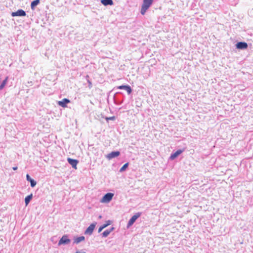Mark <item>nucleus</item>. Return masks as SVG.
Listing matches in <instances>:
<instances>
[{
    "label": "nucleus",
    "instance_id": "obj_1",
    "mask_svg": "<svg viewBox=\"0 0 253 253\" xmlns=\"http://www.w3.org/2000/svg\"><path fill=\"white\" fill-rule=\"evenodd\" d=\"M154 0H143L141 8V14L144 15L147 9L151 6Z\"/></svg>",
    "mask_w": 253,
    "mask_h": 253
},
{
    "label": "nucleus",
    "instance_id": "obj_2",
    "mask_svg": "<svg viewBox=\"0 0 253 253\" xmlns=\"http://www.w3.org/2000/svg\"><path fill=\"white\" fill-rule=\"evenodd\" d=\"M141 214V212H137L134 215H133L131 218L129 220L127 224V228H128L131 226L133 225V224L135 222L136 220L140 216Z\"/></svg>",
    "mask_w": 253,
    "mask_h": 253
},
{
    "label": "nucleus",
    "instance_id": "obj_3",
    "mask_svg": "<svg viewBox=\"0 0 253 253\" xmlns=\"http://www.w3.org/2000/svg\"><path fill=\"white\" fill-rule=\"evenodd\" d=\"M71 242V240L68 238L67 235H63L59 241L58 246H60L62 245H68Z\"/></svg>",
    "mask_w": 253,
    "mask_h": 253
},
{
    "label": "nucleus",
    "instance_id": "obj_4",
    "mask_svg": "<svg viewBox=\"0 0 253 253\" xmlns=\"http://www.w3.org/2000/svg\"><path fill=\"white\" fill-rule=\"evenodd\" d=\"M113 196L114 194L107 193L103 197L101 202L103 203H108L112 199Z\"/></svg>",
    "mask_w": 253,
    "mask_h": 253
},
{
    "label": "nucleus",
    "instance_id": "obj_5",
    "mask_svg": "<svg viewBox=\"0 0 253 253\" xmlns=\"http://www.w3.org/2000/svg\"><path fill=\"white\" fill-rule=\"evenodd\" d=\"M96 222L91 223L84 231V234L86 235H91L95 227Z\"/></svg>",
    "mask_w": 253,
    "mask_h": 253
},
{
    "label": "nucleus",
    "instance_id": "obj_6",
    "mask_svg": "<svg viewBox=\"0 0 253 253\" xmlns=\"http://www.w3.org/2000/svg\"><path fill=\"white\" fill-rule=\"evenodd\" d=\"M120 155V152L119 151H112L111 153H109L106 156V158L108 160H111L114 158L117 157Z\"/></svg>",
    "mask_w": 253,
    "mask_h": 253
},
{
    "label": "nucleus",
    "instance_id": "obj_7",
    "mask_svg": "<svg viewBox=\"0 0 253 253\" xmlns=\"http://www.w3.org/2000/svg\"><path fill=\"white\" fill-rule=\"evenodd\" d=\"M26 13L25 11L22 9H18L17 11L15 12H13L11 13V16L13 17L14 16H26Z\"/></svg>",
    "mask_w": 253,
    "mask_h": 253
},
{
    "label": "nucleus",
    "instance_id": "obj_8",
    "mask_svg": "<svg viewBox=\"0 0 253 253\" xmlns=\"http://www.w3.org/2000/svg\"><path fill=\"white\" fill-rule=\"evenodd\" d=\"M117 88L118 89L126 90L128 94H130L132 92V89L129 85H122L117 86Z\"/></svg>",
    "mask_w": 253,
    "mask_h": 253
},
{
    "label": "nucleus",
    "instance_id": "obj_9",
    "mask_svg": "<svg viewBox=\"0 0 253 253\" xmlns=\"http://www.w3.org/2000/svg\"><path fill=\"white\" fill-rule=\"evenodd\" d=\"M248 44L245 42H240L236 44L237 49H245L248 47Z\"/></svg>",
    "mask_w": 253,
    "mask_h": 253
},
{
    "label": "nucleus",
    "instance_id": "obj_10",
    "mask_svg": "<svg viewBox=\"0 0 253 253\" xmlns=\"http://www.w3.org/2000/svg\"><path fill=\"white\" fill-rule=\"evenodd\" d=\"M70 102V100L67 98H64L58 102V104L63 108L67 107V104Z\"/></svg>",
    "mask_w": 253,
    "mask_h": 253
},
{
    "label": "nucleus",
    "instance_id": "obj_11",
    "mask_svg": "<svg viewBox=\"0 0 253 253\" xmlns=\"http://www.w3.org/2000/svg\"><path fill=\"white\" fill-rule=\"evenodd\" d=\"M67 161L72 167L75 169H77V165L79 163V161L76 159H73L70 158L67 159Z\"/></svg>",
    "mask_w": 253,
    "mask_h": 253
},
{
    "label": "nucleus",
    "instance_id": "obj_12",
    "mask_svg": "<svg viewBox=\"0 0 253 253\" xmlns=\"http://www.w3.org/2000/svg\"><path fill=\"white\" fill-rule=\"evenodd\" d=\"M184 151V149L178 150L175 152L171 154V155L169 157V159L171 160H173L175 159L178 156H179L180 154H181Z\"/></svg>",
    "mask_w": 253,
    "mask_h": 253
},
{
    "label": "nucleus",
    "instance_id": "obj_13",
    "mask_svg": "<svg viewBox=\"0 0 253 253\" xmlns=\"http://www.w3.org/2000/svg\"><path fill=\"white\" fill-rule=\"evenodd\" d=\"M26 179L28 181H29L31 183V186L34 187L36 186L37 182L33 179L31 178L30 175L27 174L26 175Z\"/></svg>",
    "mask_w": 253,
    "mask_h": 253
},
{
    "label": "nucleus",
    "instance_id": "obj_14",
    "mask_svg": "<svg viewBox=\"0 0 253 253\" xmlns=\"http://www.w3.org/2000/svg\"><path fill=\"white\" fill-rule=\"evenodd\" d=\"M85 240L84 236H82L78 237H75L74 239L73 244H78L80 242L84 241Z\"/></svg>",
    "mask_w": 253,
    "mask_h": 253
},
{
    "label": "nucleus",
    "instance_id": "obj_15",
    "mask_svg": "<svg viewBox=\"0 0 253 253\" xmlns=\"http://www.w3.org/2000/svg\"><path fill=\"white\" fill-rule=\"evenodd\" d=\"M112 223V221L111 220H108L107 221H106V223L104 224H103L102 226H101L99 229H98V233H100V232H101V231L104 229L105 228H106V227H107L108 226H109V225H110Z\"/></svg>",
    "mask_w": 253,
    "mask_h": 253
},
{
    "label": "nucleus",
    "instance_id": "obj_16",
    "mask_svg": "<svg viewBox=\"0 0 253 253\" xmlns=\"http://www.w3.org/2000/svg\"><path fill=\"white\" fill-rule=\"evenodd\" d=\"M101 2L105 6L112 5L113 4V1L112 0H101Z\"/></svg>",
    "mask_w": 253,
    "mask_h": 253
},
{
    "label": "nucleus",
    "instance_id": "obj_17",
    "mask_svg": "<svg viewBox=\"0 0 253 253\" xmlns=\"http://www.w3.org/2000/svg\"><path fill=\"white\" fill-rule=\"evenodd\" d=\"M40 2V0H35L31 3V8L32 10L35 9V7L38 5Z\"/></svg>",
    "mask_w": 253,
    "mask_h": 253
},
{
    "label": "nucleus",
    "instance_id": "obj_18",
    "mask_svg": "<svg viewBox=\"0 0 253 253\" xmlns=\"http://www.w3.org/2000/svg\"><path fill=\"white\" fill-rule=\"evenodd\" d=\"M32 198H33L32 194H31L30 195H29L25 197V203L26 206H27L29 204V203H30V201L32 200Z\"/></svg>",
    "mask_w": 253,
    "mask_h": 253
},
{
    "label": "nucleus",
    "instance_id": "obj_19",
    "mask_svg": "<svg viewBox=\"0 0 253 253\" xmlns=\"http://www.w3.org/2000/svg\"><path fill=\"white\" fill-rule=\"evenodd\" d=\"M8 80V77H6L4 80L2 81L1 82V84L0 85V90H2L4 87L5 86V84H6Z\"/></svg>",
    "mask_w": 253,
    "mask_h": 253
},
{
    "label": "nucleus",
    "instance_id": "obj_20",
    "mask_svg": "<svg viewBox=\"0 0 253 253\" xmlns=\"http://www.w3.org/2000/svg\"><path fill=\"white\" fill-rule=\"evenodd\" d=\"M89 77L88 75H86L85 76V78H86L87 82L88 84V86L90 89L92 87V84L91 81L89 80Z\"/></svg>",
    "mask_w": 253,
    "mask_h": 253
},
{
    "label": "nucleus",
    "instance_id": "obj_21",
    "mask_svg": "<svg viewBox=\"0 0 253 253\" xmlns=\"http://www.w3.org/2000/svg\"><path fill=\"white\" fill-rule=\"evenodd\" d=\"M128 163H126L125 164H124L123 165V166L120 169V171L123 172V171H125L126 169L128 167Z\"/></svg>",
    "mask_w": 253,
    "mask_h": 253
},
{
    "label": "nucleus",
    "instance_id": "obj_22",
    "mask_svg": "<svg viewBox=\"0 0 253 253\" xmlns=\"http://www.w3.org/2000/svg\"><path fill=\"white\" fill-rule=\"evenodd\" d=\"M110 234L109 231L108 230H106L104 231L102 234L101 235L102 237H107Z\"/></svg>",
    "mask_w": 253,
    "mask_h": 253
},
{
    "label": "nucleus",
    "instance_id": "obj_23",
    "mask_svg": "<svg viewBox=\"0 0 253 253\" xmlns=\"http://www.w3.org/2000/svg\"><path fill=\"white\" fill-rule=\"evenodd\" d=\"M115 119H116V117L115 116L105 118V120L107 121V122H108L109 120L114 121Z\"/></svg>",
    "mask_w": 253,
    "mask_h": 253
},
{
    "label": "nucleus",
    "instance_id": "obj_24",
    "mask_svg": "<svg viewBox=\"0 0 253 253\" xmlns=\"http://www.w3.org/2000/svg\"><path fill=\"white\" fill-rule=\"evenodd\" d=\"M114 230V227H112L110 229H108V231H109V233H110L112 231H113Z\"/></svg>",
    "mask_w": 253,
    "mask_h": 253
},
{
    "label": "nucleus",
    "instance_id": "obj_25",
    "mask_svg": "<svg viewBox=\"0 0 253 253\" xmlns=\"http://www.w3.org/2000/svg\"><path fill=\"white\" fill-rule=\"evenodd\" d=\"M18 169L17 167H14L12 168V169L14 170H17Z\"/></svg>",
    "mask_w": 253,
    "mask_h": 253
},
{
    "label": "nucleus",
    "instance_id": "obj_26",
    "mask_svg": "<svg viewBox=\"0 0 253 253\" xmlns=\"http://www.w3.org/2000/svg\"><path fill=\"white\" fill-rule=\"evenodd\" d=\"M99 218H102V216L101 215H99V217H98Z\"/></svg>",
    "mask_w": 253,
    "mask_h": 253
}]
</instances>
